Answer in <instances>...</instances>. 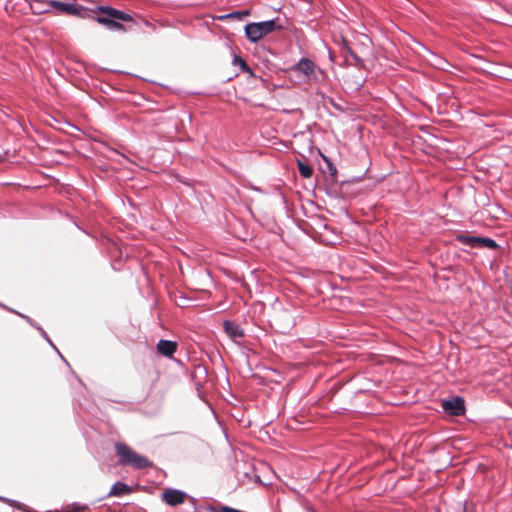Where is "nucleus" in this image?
<instances>
[{"label":"nucleus","mask_w":512,"mask_h":512,"mask_svg":"<svg viewBox=\"0 0 512 512\" xmlns=\"http://www.w3.org/2000/svg\"><path fill=\"white\" fill-rule=\"evenodd\" d=\"M136 483V487H141L139 482H135Z\"/></svg>","instance_id":"obj_24"},{"label":"nucleus","mask_w":512,"mask_h":512,"mask_svg":"<svg viewBox=\"0 0 512 512\" xmlns=\"http://www.w3.org/2000/svg\"><path fill=\"white\" fill-rule=\"evenodd\" d=\"M442 408L448 415L461 416L465 413L464 399L460 396H456L451 399L443 400Z\"/></svg>","instance_id":"obj_7"},{"label":"nucleus","mask_w":512,"mask_h":512,"mask_svg":"<svg viewBox=\"0 0 512 512\" xmlns=\"http://www.w3.org/2000/svg\"><path fill=\"white\" fill-rule=\"evenodd\" d=\"M223 328L225 333L232 339L236 340L237 338L244 337V330L241 328L239 324L231 320H225L223 322Z\"/></svg>","instance_id":"obj_8"},{"label":"nucleus","mask_w":512,"mask_h":512,"mask_svg":"<svg viewBox=\"0 0 512 512\" xmlns=\"http://www.w3.org/2000/svg\"><path fill=\"white\" fill-rule=\"evenodd\" d=\"M161 499L169 506H177L185 502L186 499L195 501V499L186 492L175 488H166L161 494Z\"/></svg>","instance_id":"obj_5"},{"label":"nucleus","mask_w":512,"mask_h":512,"mask_svg":"<svg viewBox=\"0 0 512 512\" xmlns=\"http://www.w3.org/2000/svg\"><path fill=\"white\" fill-rule=\"evenodd\" d=\"M456 240L461 244L468 245L470 247H486L489 249H496L499 246L494 239L488 237L459 234L456 236Z\"/></svg>","instance_id":"obj_4"},{"label":"nucleus","mask_w":512,"mask_h":512,"mask_svg":"<svg viewBox=\"0 0 512 512\" xmlns=\"http://www.w3.org/2000/svg\"><path fill=\"white\" fill-rule=\"evenodd\" d=\"M285 486H286L290 491H292L295 495H297V496H302V492H303V491H307V490H308V488H305V487H302V488L299 490V489H297V488H296V487H294V486H290V485H288V483H287V482H285Z\"/></svg>","instance_id":"obj_17"},{"label":"nucleus","mask_w":512,"mask_h":512,"mask_svg":"<svg viewBox=\"0 0 512 512\" xmlns=\"http://www.w3.org/2000/svg\"><path fill=\"white\" fill-rule=\"evenodd\" d=\"M98 22L107 26V28L110 30H123L124 29V27L121 23H119L116 20L109 18V17H105V16L98 17Z\"/></svg>","instance_id":"obj_13"},{"label":"nucleus","mask_w":512,"mask_h":512,"mask_svg":"<svg viewBox=\"0 0 512 512\" xmlns=\"http://www.w3.org/2000/svg\"><path fill=\"white\" fill-rule=\"evenodd\" d=\"M259 483L262 484L263 486L267 487V488H270L273 485V482H259Z\"/></svg>","instance_id":"obj_23"},{"label":"nucleus","mask_w":512,"mask_h":512,"mask_svg":"<svg viewBox=\"0 0 512 512\" xmlns=\"http://www.w3.org/2000/svg\"><path fill=\"white\" fill-rule=\"evenodd\" d=\"M249 15V11L248 10H244V11H233V12H230L228 14H225V15H221L219 16V19L220 20H223V19H226V18H242L243 16H247Z\"/></svg>","instance_id":"obj_16"},{"label":"nucleus","mask_w":512,"mask_h":512,"mask_svg":"<svg viewBox=\"0 0 512 512\" xmlns=\"http://www.w3.org/2000/svg\"><path fill=\"white\" fill-rule=\"evenodd\" d=\"M232 63L234 66H239L242 72H247L251 76L254 75L252 69L249 67V65L242 57L235 55L232 60Z\"/></svg>","instance_id":"obj_14"},{"label":"nucleus","mask_w":512,"mask_h":512,"mask_svg":"<svg viewBox=\"0 0 512 512\" xmlns=\"http://www.w3.org/2000/svg\"><path fill=\"white\" fill-rule=\"evenodd\" d=\"M134 491V486L127 482H114L107 496L122 497Z\"/></svg>","instance_id":"obj_9"},{"label":"nucleus","mask_w":512,"mask_h":512,"mask_svg":"<svg viewBox=\"0 0 512 512\" xmlns=\"http://www.w3.org/2000/svg\"><path fill=\"white\" fill-rule=\"evenodd\" d=\"M100 10L106 12L109 18L114 20L131 21L132 16L112 7H100Z\"/></svg>","instance_id":"obj_12"},{"label":"nucleus","mask_w":512,"mask_h":512,"mask_svg":"<svg viewBox=\"0 0 512 512\" xmlns=\"http://www.w3.org/2000/svg\"><path fill=\"white\" fill-rule=\"evenodd\" d=\"M40 5H42V3L38 0H35L34 3L31 4V8L33 9V11L35 13H43V12L49 11L52 8H57L61 11H65V12H72L75 10L73 7V4L64 3V2H60V1H56V0H50L46 3H44L43 6H40Z\"/></svg>","instance_id":"obj_6"},{"label":"nucleus","mask_w":512,"mask_h":512,"mask_svg":"<svg viewBox=\"0 0 512 512\" xmlns=\"http://www.w3.org/2000/svg\"><path fill=\"white\" fill-rule=\"evenodd\" d=\"M312 512H317L316 510H312Z\"/></svg>","instance_id":"obj_25"},{"label":"nucleus","mask_w":512,"mask_h":512,"mask_svg":"<svg viewBox=\"0 0 512 512\" xmlns=\"http://www.w3.org/2000/svg\"><path fill=\"white\" fill-rule=\"evenodd\" d=\"M298 170L302 177L310 178L313 174V168L304 162H298Z\"/></svg>","instance_id":"obj_15"},{"label":"nucleus","mask_w":512,"mask_h":512,"mask_svg":"<svg viewBox=\"0 0 512 512\" xmlns=\"http://www.w3.org/2000/svg\"><path fill=\"white\" fill-rule=\"evenodd\" d=\"M293 70L301 72L307 78H310L315 71V64L308 58H301L293 67Z\"/></svg>","instance_id":"obj_11"},{"label":"nucleus","mask_w":512,"mask_h":512,"mask_svg":"<svg viewBox=\"0 0 512 512\" xmlns=\"http://www.w3.org/2000/svg\"><path fill=\"white\" fill-rule=\"evenodd\" d=\"M328 166H329V170H330L331 174L334 175L336 173V171H337L336 167H334L332 165V163H330V162L328 163Z\"/></svg>","instance_id":"obj_22"},{"label":"nucleus","mask_w":512,"mask_h":512,"mask_svg":"<svg viewBox=\"0 0 512 512\" xmlns=\"http://www.w3.org/2000/svg\"><path fill=\"white\" fill-rule=\"evenodd\" d=\"M73 507H74V511H81V510H84L86 508V505H81V504H78V503H73Z\"/></svg>","instance_id":"obj_19"},{"label":"nucleus","mask_w":512,"mask_h":512,"mask_svg":"<svg viewBox=\"0 0 512 512\" xmlns=\"http://www.w3.org/2000/svg\"><path fill=\"white\" fill-rule=\"evenodd\" d=\"M282 28L283 26L278 22V18H273L266 21L248 23L244 27V32L250 42L256 43L264 36Z\"/></svg>","instance_id":"obj_2"},{"label":"nucleus","mask_w":512,"mask_h":512,"mask_svg":"<svg viewBox=\"0 0 512 512\" xmlns=\"http://www.w3.org/2000/svg\"><path fill=\"white\" fill-rule=\"evenodd\" d=\"M347 50H348L349 54L353 57V59H355L357 62L361 61V59L357 56V54H355L349 47H347Z\"/></svg>","instance_id":"obj_21"},{"label":"nucleus","mask_w":512,"mask_h":512,"mask_svg":"<svg viewBox=\"0 0 512 512\" xmlns=\"http://www.w3.org/2000/svg\"><path fill=\"white\" fill-rule=\"evenodd\" d=\"M36 329H37L38 331H40L41 335H42V336L47 340V342H48L51 346L55 347V346L53 345L52 341L50 340V338L48 337L47 333L45 332V330H44L42 327L37 326V327H36Z\"/></svg>","instance_id":"obj_18"},{"label":"nucleus","mask_w":512,"mask_h":512,"mask_svg":"<svg viewBox=\"0 0 512 512\" xmlns=\"http://www.w3.org/2000/svg\"><path fill=\"white\" fill-rule=\"evenodd\" d=\"M296 309L289 305L276 311L273 318L275 328L282 334L289 333L296 325Z\"/></svg>","instance_id":"obj_3"},{"label":"nucleus","mask_w":512,"mask_h":512,"mask_svg":"<svg viewBox=\"0 0 512 512\" xmlns=\"http://www.w3.org/2000/svg\"><path fill=\"white\" fill-rule=\"evenodd\" d=\"M19 316H21L22 318H24L30 325L34 326L35 328L37 327L33 321L31 320V318H29L28 316H25V315H22L18 312H16Z\"/></svg>","instance_id":"obj_20"},{"label":"nucleus","mask_w":512,"mask_h":512,"mask_svg":"<svg viewBox=\"0 0 512 512\" xmlns=\"http://www.w3.org/2000/svg\"><path fill=\"white\" fill-rule=\"evenodd\" d=\"M177 350V343L171 340L161 339L157 343V351L159 354L171 358Z\"/></svg>","instance_id":"obj_10"},{"label":"nucleus","mask_w":512,"mask_h":512,"mask_svg":"<svg viewBox=\"0 0 512 512\" xmlns=\"http://www.w3.org/2000/svg\"><path fill=\"white\" fill-rule=\"evenodd\" d=\"M115 453L118 458V464L123 467L127 466L135 470L153 469L155 471V477H167L164 470L154 467L152 461H150L146 456L136 452L126 443H115Z\"/></svg>","instance_id":"obj_1"}]
</instances>
